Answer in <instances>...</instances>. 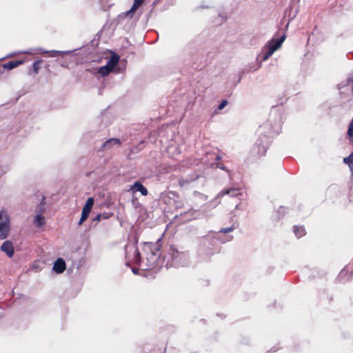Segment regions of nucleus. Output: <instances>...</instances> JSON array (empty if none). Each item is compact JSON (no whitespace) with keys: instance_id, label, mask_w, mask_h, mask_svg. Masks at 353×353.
<instances>
[{"instance_id":"obj_1","label":"nucleus","mask_w":353,"mask_h":353,"mask_svg":"<svg viewBox=\"0 0 353 353\" xmlns=\"http://www.w3.org/2000/svg\"><path fill=\"white\" fill-rule=\"evenodd\" d=\"M281 130V121L279 118H270L263 123L257 130L259 138L253 148L254 152L259 156L266 152L270 139Z\"/></svg>"},{"instance_id":"obj_2","label":"nucleus","mask_w":353,"mask_h":353,"mask_svg":"<svg viewBox=\"0 0 353 353\" xmlns=\"http://www.w3.org/2000/svg\"><path fill=\"white\" fill-rule=\"evenodd\" d=\"M161 239L154 243L145 242L143 243V252L145 254V268L150 269L155 265L160 256L159 250Z\"/></svg>"},{"instance_id":"obj_3","label":"nucleus","mask_w":353,"mask_h":353,"mask_svg":"<svg viewBox=\"0 0 353 353\" xmlns=\"http://www.w3.org/2000/svg\"><path fill=\"white\" fill-rule=\"evenodd\" d=\"M10 217L7 210H0V239H6L10 231Z\"/></svg>"},{"instance_id":"obj_4","label":"nucleus","mask_w":353,"mask_h":353,"mask_svg":"<svg viewBox=\"0 0 353 353\" xmlns=\"http://www.w3.org/2000/svg\"><path fill=\"white\" fill-rule=\"evenodd\" d=\"M285 39V34L281 36L279 39H272V40L269 41L262 48V52H265L266 54H268V55L271 57L274 52H276L281 47L282 43H283Z\"/></svg>"},{"instance_id":"obj_5","label":"nucleus","mask_w":353,"mask_h":353,"mask_svg":"<svg viewBox=\"0 0 353 353\" xmlns=\"http://www.w3.org/2000/svg\"><path fill=\"white\" fill-rule=\"evenodd\" d=\"M119 61V56L114 54L110 57L105 65L97 68V72L103 77L108 75L113 68L117 65Z\"/></svg>"},{"instance_id":"obj_6","label":"nucleus","mask_w":353,"mask_h":353,"mask_svg":"<svg viewBox=\"0 0 353 353\" xmlns=\"http://www.w3.org/2000/svg\"><path fill=\"white\" fill-rule=\"evenodd\" d=\"M143 1L144 0H134L131 8L125 12L123 14L130 19L135 18L136 19H138L140 17L141 13L137 14V12L143 4Z\"/></svg>"},{"instance_id":"obj_7","label":"nucleus","mask_w":353,"mask_h":353,"mask_svg":"<svg viewBox=\"0 0 353 353\" xmlns=\"http://www.w3.org/2000/svg\"><path fill=\"white\" fill-rule=\"evenodd\" d=\"M70 52H71L70 51H59V50L46 51L42 48H37L34 50L26 51L23 53L30 54L47 53L48 54V57H54L58 55H63L65 54H69Z\"/></svg>"},{"instance_id":"obj_8","label":"nucleus","mask_w":353,"mask_h":353,"mask_svg":"<svg viewBox=\"0 0 353 353\" xmlns=\"http://www.w3.org/2000/svg\"><path fill=\"white\" fill-rule=\"evenodd\" d=\"M241 191L239 188H231L227 190H223L221 192H220L217 197H221L224 195L228 194L231 197H236L241 195Z\"/></svg>"},{"instance_id":"obj_9","label":"nucleus","mask_w":353,"mask_h":353,"mask_svg":"<svg viewBox=\"0 0 353 353\" xmlns=\"http://www.w3.org/2000/svg\"><path fill=\"white\" fill-rule=\"evenodd\" d=\"M121 145V141L118 139L112 138L106 141L101 146L102 150H112L114 146L119 147Z\"/></svg>"},{"instance_id":"obj_10","label":"nucleus","mask_w":353,"mask_h":353,"mask_svg":"<svg viewBox=\"0 0 353 353\" xmlns=\"http://www.w3.org/2000/svg\"><path fill=\"white\" fill-rule=\"evenodd\" d=\"M1 250L5 252L9 257H12L14 254V246L10 241H6L1 246Z\"/></svg>"},{"instance_id":"obj_11","label":"nucleus","mask_w":353,"mask_h":353,"mask_svg":"<svg viewBox=\"0 0 353 353\" xmlns=\"http://www.w3.org/2000/svg\"><path fill=\"white\" fill-rule=\"evenodd\" d=\"M53 270L58 273H62L65 270V263L61 258H59L53 264Z\"/></svg>"},{"instance_id":"obj_12","label":"nucleus","mask_w":353,"mask_h":353,"mask_svg":"<svg viewBox=\"0 0 353 353\" xmlns=\"http://www.w3.org/2000/svg\"><path fill=\"white\" fill-rule=\"evenodd\" d=\"M347 273H350V276L347 279L353 277V263L347 265L343 270H342L339 275V277L341 280H345V277Z\"/></svg>"},{"instance_id":"obj_13","label":"nucleus","mask_w":353,"mask_h":353,"mask_svg":"<svg viewBox=\"0 0 353 353\" xmlns=\"http://www.w3.org/2000/svg\"><path fill=\"white\" fill-rule=\"evenodd\" d=\"M131 190L134 192H140L143 196H146L148 193V190L139 181L134 183Z\"/></svg>"},{"instance_id":"obj_14","label":"nucleus","mask_w":353,"mask_h":353,"mask_svg":"<svg viewBox=\"0 0 353 353\" xmlns=\"http://www.w3.org/2000/svg\"><path fill=\"white\" fill-rule=\"evenodd\" d=\"M94 205V199L92 197H90L88 199V200L85 202V204L84 205L82 212L88 213L90 214L91 210Z\"/></svg>"},{"instance_id":"obj_15","label":"nucleus","mask_w":353,"mask_h":353,"mask_svg":"<svg viewBox=\"0 0 353 353\" xmlns=\"http://www.w3.org/2000/svg\"><path fill=\"white\" fill-rule=\"evenodd\" d=\"M23 63V61H12L3 64V68L7 70H12Z\"/></svg>"},{"instance_id":"obj_16","label":"nucleus","mask_w":353,"mask_h":353,"mask_svg":"<svg viewBox=\"0 0 353 353\" xmlns=\"http://www.w3.org/2000/svg\"><path fill=\"white\" fill-rule=\"evenodd\" d=\"M34 224L41 227L45 224V218L42 214H37L34 217Z\"/></svg>"},{"instance_id":"obj_17","label":"nucleus","mask_w":353,"mask_h":353,"mask_svg":"<svg viewBox=\"0 0 353 353\" xmlns=\"http://www.w3.org/2000/svg\"><path fill=\"white\" fill-rule=\"evenodd\" d=\"M343 162L349 165L353 176V152L349 157L344 158Z\"/></svg>"},{"instance_id":"obj_18","label":"nucleus","mask_w":353,"mask_h":353,"mask_svg":"<svg viewBox=\"0 0 353 353\" xmlns=\"http://www.w3.org/2000/svg\"><path fill=\"white\" fill-rule=\"evenodd\" d=\"M294 233L297 237H301L305 235V228L303 226H295Z\"/></svg>"},{"instance_id":"obj_19","label":"nucleus","mask_w":353,"mask_h":353,"mask_svg":"<svg viewBox=\"0 0 353 353\" xmlns=\"http://www.w3.org/2000/svg\"><path fill=\"white\" fill-rule=\"evenodd\" d=\"M132 249H133V254H134V256L132 258V261L134 263H139L141 262L140 253H139L137 248L133 247Z\"/></svg>"},{"instance_id":"obj_20","label":"nucleus","mask_w":353,"mask_h":353,"mask_svg":"<svg viewBox=\"0 0 353 353\" xmlns=\"http://www.w3.org/2000/svg\"><path fill=\"white\" fill-rule=\"evenodd\" d=\"M194 200L197 201L199 199L204 201L207 199V196L201 193L198 192H194L193 194Z\"/></svg>"},{"instance_id":"obj_21","label":"nucleus","mask_w":353,"mask_h":353,"mask_svg":"<svg viewBox=\"0 0 353 353\" xmlns=\"http://www.w3.org/2000/svg\"><path fill=\"white\" fill-rule=\"evenodd\" d=\"M43 62L42 60H37L33 63V70L34 72L37 74L38 73L40 69V64Z\"/></svg>"},{"instance_id":"obj_22","label":"nucleus","mask_w":353,"mask_h":353,"mask_svg":"<svg viewBox=\"0 0 353 353\" xmlns=\"http://www.w3.org/2000/svg\"><path fill=\"white\" fill-rule=\"evenodd\" d=\"M89 214L82 212L81 216L79 222V225H81L88 217Z\"/></svg>"},{"instance_id":"obj_23","label":"nucleus","mask_w":353,"mask_h":353,"mask_svg":"<svg viewBox=\"0 0 353 353\" xmlns=\"http://www.w3.org/2000/svg\"><path fill=\"white\" fill-rule=\"evenodd\" d=\"M234 226H232V227H229V228H221L220 230V232H222V233H228V232H232L234 230Z\"/></svg>"},{"instance_id":"obj_24","label":"nucleus","mask_w":353,"mask_h":353,"mask_svg":"<svg viewBox=\"0 0 353 353\" xmlns=\"http://www.w3.org/2000/svg\"><path fill=\"white\" fill-rule=\"evenodd\" d=\"M184 256H185L184 254L176 252V255L174 256V260L176 261V263H179L178 259H181Z\"/></svg>"},{"instance_id":"obj_25","label":"nucleus","mask_w":353,"mask_h":353,"mask_svg":"<svg viewBox=\"0 0 353 353\" xmlns=\"http://www.w3.org/2000/svg\"><path fill=\"white\" fill-rule=\"evenodd\" d=\"M227 104H228L227 101H225V100L223 101L219 105V108H218L219 110H221L223 109L226 106Z\"/></svg>"},{"instance_id":"obj_26","label":"nucleus","mask_w":353,"mask_h":353,"mask_svg":"<svg viewBox=\"0 0 353 353\" xmlns=\"http://www.w3.org/2000/svg\"><path fill=\"white\" fill-rule=\"evenodd\" d=\"M262 61H266L268 60L270 56L268 55V54H266L265 52H262Z\"/></svg>"},{"instance_id":"obj_27","label":"nucleus","mask_w":353,"mask_h":353,"mask_svg":"<svg viewBox=\"0 0 353 353\" xmlns=\"http://www.w3.org/2000/svg\"><path fill=\"white\" fill-rule=\"evenodd\" d=\"M101 214H98V215H97V216L93 219V221H101Z\"/></svg>"},{"instance_id":"obj_28","label":"nucleus","mask_w":353,"mask_h":353,"mask_svg":"<svg viewBox=\"0 0 353 353\" xmlns=\"http://www.w3.org/2000/svg\"><path fill=\"white\" fill-rule=\"evenodd\" d=\"M175 148L174 146L173 145H170L168 148V153H172V151Z\"/></svg>"},{"instance_id":"obj_29","label":"nucleus","mask_w":353,"mask_h":353,"mask_svg":"<svg viewBox=\"0 0 353 353\" xmlns=\"http://www.w3.org/2000/svg\"><path fill=\"white\" fill-rule=\"evenodd\" d=\"M219 17L221 18V21H223L226 19V16L225 14H220Z\"/></svg>"},{"instance_id":"obj_30","label":"nucleus","mask_w":353,"mask_h":353,"mask_svg":"<svg viewBox=\"0 0 353 353\" xmlns=\"http://www.w3.org/2000/svg\"><path fill=\"white\" fill-rule=\"evenodd\" d=\"M235 209L236 210H237V209L241 210V205L239 204L236 205Z\"/></svg>"},{"instance_id":"obj_31","label":"nucleus","mask_w":353,"mask_h":353,"mask_svg":"<svg viewBox=\"0 0 353 353\" xmlns=\"http://www.w3.org/2000/svg\"><path fill=\"white\" fill-rule=\"evenodd\" d=\"M132 272H134V274H137V272H138V271H137V270H135V269H133V270H132Z\"/></svg>"},{"instance_id":"obj_32","label":"nucleus","mask_w":353,"mask_h":353,"mask_svg":"<svg viewBox=\"0 0 353 353\" xmlns=\"http://www.w3.org/2000/svg\"><path fill=\"white\" fill-rule=\"evenodd\" d=\"M232 239V236H230L228 239V241H230Z\"/></svg>"}]
</instances>
